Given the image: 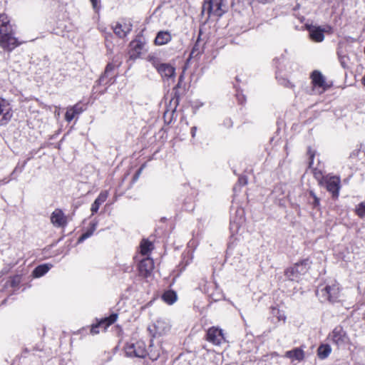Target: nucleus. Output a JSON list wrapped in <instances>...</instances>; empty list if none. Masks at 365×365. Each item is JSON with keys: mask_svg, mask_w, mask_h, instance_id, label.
I'll return each mask as SVG.
<instances>
[{"mask_svg": "<svg viewBox=\"0 0 365 365\" xmlns=\"http://www.w3.org/2000/svg\"><path fill=\"white\" fill-rule=\"evenodd\" d=\"M21 44L14 36V30L10 19L5 14H0V47L5 51H11Z\"/></svg>", "mask_w": 365, "mask_h": 365, "instance_id": "1", "label": "nucleus"}, {"mask_svg": "<svg viewBox=\"0 0 365 365\" xmlns=\"http://www.w3.org/2000/svg\"><path fill=\"white\" fill-rule=\"evenodd\" d=\"M317 295L322 302H336L339 297V287L336 283L324 287H319Z\"/></svg>", "mask_w": 365, "mask_h": 365, "instance_id": "2", "label": "nucleus"}, {"mask_svg": "<svg viewBox=\"0 0 365 365\" xmlns=\"http://www.w3.org/2000/svg\"><path fill=\"white\" fill-rule=\"evenodd\" d=\"M227 10V0H205L202 11L209 15L222 16Z\"/></svg>", "mask_w": 365, "mask_h": 365, "instance_id": "3", "label": "nucleus"}, {"mask_svg": "<svg viewBox=\"0 0 365 365\" xmlns=\"http://www.w3.org/2000/svg\"><path fill=\"white\" fill-rule=\"evenodd\" d=\"M320 184L326 187L327 191L331 194L333 198H338L341 188L339 177L329 175H326L322 178Z\"/></svg>", "mask_w": 365, "mask_h": 365, "instance_id": "4", "label": "nucleus"}, {"mask_svg": "<svg viewBox=\"0 0 365 365\" xmlns=\"http://www.w3.org/2000/svg\"><path fill=\"white\" fill-rule=\"evenodd\" d=\"M309 267V260L304 259L300 262L296 263L293 267L288 268L285 271V276L289 280H298L302 275L307 272Z\"/></svg>", "mask_w": 365, "mask_h": 365, "instance_id": "5", "label": "nucleus"}, {"mask_svg": "<svg viewBox=\"0 0 365 365\" xmlns=\"http://www.w3.org/2000/svg\"><path fill=\"white\" fill-rule=\"evenodd\" d=\"M126 356L130 357L144 358L147 356L146 345L143 341L135 343H128L125 346Z\"/></svg>", "mask_w": 365, "mask_h": 365, "instance_id": "6", "label": "nucleus"}, {"mask_svg": "<svg viewBox=\"0 0 365 365\" xmlns=\"http://www.w3.org/2000/svg\"><path fill=\"white\" fill-rule=\"evenodd\" d=\"M153 66L160 74L163 80L168 82V84H170V82H174L175 69L173 66L169 63H158L156 62H153Z\"/></svg>", "mask_w": 365, "mask_h": 365, "instance_id": "7", "label": "nucleus"}, {"mask_svg": "<svg viewBox=\"0 0 365 365\" xmlns=\"http://www.w3.org/2000/svg\"><path fill=\"white\" fill-rule=\"evenodd\" d=\"M206 339L215 346H220L225 341L222 330L215 327L207 330Z\"/></svg>", "mask_w": 365, "mask_h": 365, "instance_id": "8", "label": "nucleus"}, {"mask_svg": "<svg viewBox=\"0 0 365 365\" xmlns=\"http://www.w3.org/2000/svg\"><path fill=\"white\" fill-rule=\"evenodd\" d=\"M149 331L153 333V336H161L168 333L170 329V324L166 319H158L153 326V328L149 327Z\"/></svg>", "mask_w": 365, "mask_h": 365, "instance_id": "9", "label": "nucleus"}, {"mask_svg": "<svg viewBox=\"0 0 365 365\" xmlns=\"http://www.w3.org/2000/svg\"><path fill=\"white\" fill-rule=\"evenodd\" d=\"M13 115L12 109L9 103L0 98V125L7 124Z\"/></svg>", "mask_w": 365, "mask_h": 365, "instance_id": "10", "label": "nucleus"}, {"mask_svg": "<svg viewBox=\"0 0 365 365\" xmlns=\"http://www.w3.org/2000/svg\"><path fill=\"white\" fill-rule=\"evenodd\" d=\"M330 337L331 341L338 346H343L349 342V337L341 327H336Z\"/></svg>", "mask_w": 365, "mask_h": 365, "instance_id": "11", "label": "nucleus"}, {"mask_svg": "<svg viewBox=\"0 0 365 365\" xmlns=\"http://www.w3.org/2000/svg\"><path fill=\"white\" fill-rule=\"evenodd\" d=\"M154 268V263L152 259L145 257L140 260L138 269L140 274L143 277H148L150 275Z\"/></svg>", "mask_w": 365, "mask_h": 365, "instance_id": "12", "label": "nucleus"}, {"mask_svg": "<svg viewBox=\"0 0 365 365\" xmlns=\"http://www.w3.org/2000/svg\"><path fill=\"white\" fill-rule=\"evenodd\" d=\"M113 30L119 38H124L131 31L132 24L130 22H118L113 26Z\"/></svg>", "mask_w": 365, "mask_h": 365, "instance_id": "13", "label": "nucleus"}, {"mask_svg": "<svg viewBox=\"0 0 365 365\" xmlns=\"http://www.w3.org/2000/svg\"><path fill=\"white\" fill-rule=\"evenodd\" d=\"M51 222L56 227H64L67 224L66 217L60 209H56L51 215Z\"/></svg>", "mask_w": 365, "mask_h": 365, "instance_id": "14", "label": "nucleus"}, {"mask_svg": "<svg viewBox=\"0 0 365 365\" xmlns=\"http://www.w3.org/2000/svg\"><path fill=\"white\" fill-rule=\"evenodd\" d=\"M118 318V315L116 314H111L109 317L106 318L105 319L100 322L98 324L93 325L91 327V332L92 334H97L99 333L98 329L100 327L103 328L104 330L107 329L108 327L113 324Z\"/></svg>", "mask_w": 365, "mask_h": 365, "instance_id": "15", "label": "nucleus"}, {"mask_svg": "<svg viewBox=\"0 0 365 365\" xmlns=\"http://www.w3.org/2000/svg\"><path fill=\"white\" fill-rule=\"evenodd\" d=\"M311 78L312 80V83L314 86L322 88L323 90H326L329 87V86L326 83L324 76L322 74L321 72L318 71H313Z\"/></svg>", "mask_w": 365, "mask_h": 365, "instance_id": "16", "label": "nucleus"}, {"mask_svg": "<svg viewBox=\"0 0 365 365\" xmlns=\"http://www.w3.org/2000/svg\"><path fill=\"white\" fill-rule=\"evenodd\" d=\"M83 110V108L79 103H77L72 107L68 108L65 115L66 121L71 122L76 115L81 113Z\"/></svg>", "mask_w": 365, "mask_h": 365, "instance_id": "17", "label": "nucleus"}, {"mask_svg": "<svg viewBox=\"0 0 365 365\" xmlns=\"http://www.w3.org/2000/svg\"><path fill=\"white\" fill-rule=\"evenodd\" d=\"M108 196V194L107 191L101 192L99 194L98 197L96 199V200L91 205V210L92 212V214H94L98 212L100 205L106 200Z\"/></svg>", "mask_w": 365, "mask_h": 365, "instance_id": "18", "label": "nucleus"}, {"mask_svg": "<svg viewBox=\"0 0 365 365\" xmlns=\"http://www.w3.org/2000/svg\"><path fill=\"white\" fill-rule=\"evenodd\" d=\"M171 40V34L168 31H159L155 39L157 45L162 46L168 43Z\"/></svg>", "mask_w": 365, "mask_h": 365, "instance_id": "19", "label": "nucleus"}, {"mask_svg": "<svg viewBox=\"0 0 365 365\" xmlns=\"http://www.w3.org/2000/svg\"><path fill=\"white\" fill-rule=\"evenodd\" d=\"M324 31L319 27L313 26L309 29L311 38L316 42H321L324 40Z\"/></svg>", "mask_w": 365, "mask_h": 365, "instance_id": "20", "label": "nucleus"}, {"mask_svg": "<svg viewBox=\"0 0 365 365\" xmlns=\"http://www.w3.org/2000/svg\"><path fill=\"white\" fill-rule=\"evenodd\" d=\"M304 351L299 348L294 349L293 350L288 351L285 353V357L289 358L292 360L301 361L304 359Z\"/></svg>", "mask_w": 365, "mask_h": 365, "instance_id": "21", "label": "nucleus"}, {"mask_svg": "<svg viewBox=\"0 0 365 365\" xmlns=\"http://www.w3.org/2000/svg\"><path fill=\"white\" fill-rule=\"evenodd\" d=\"M132 51L130 52V58H136L140 53L143 45L140 42L133 41L130 43Z\"/></svg>", "mask_w": 365, "mask_h": 365, "instance_id": "22", "label": "nucleus"}, {"mask_svg": "<svg viewBox=\"0 0 365 365\" xmlns=\"http://www.w3.org/2000/svg\"><path fill=\"white\" fill-rule=\"evenodd\" d=\"M51 267V265L47 264L39 265L34 270L33 275L35 277H42L43 274L48 272Z\"/></svg>", "mask_w": 365, "mask_h": 365, "instance_id": "23", "label": "nucleus"}, {"mask_svg": "<svg viewBox=\"0 0 365 365\" xmlns=\"http://www.w3.org/2000/svg\"><path fill=\"white\" fill-rule=\"evenodd\" d=\"M163 299L168 304H173L177 300V294L173 290L166 291L162 296Z\"/></svg>", "mask_w": 365, "mask_h": 365, "instance_id": "24", "label": "nucleus"}, {"mask_svg": "<svg viewBox=\"0 0 365 365\" xmlns=\"http://www.w3.org/2000/svg\"><path fill=\"white\" fill-rule=\"evenodd\" d=\"M153 249V245L148 240H143L140 243V253L147 255Z\"/></svg>", "mask_w": 365, "mask_h": 365, "instance_id": "25", "label": "nucleus"}, {"mask_svg": "<svg viewBox=\"0 0 365 365\" xmlns=\"http://www.w3.org/2000/svg\"><path fill=\"white\" fill-rule=\"evenodd\" d=\"M331 351V349L329 345H321L318 348V356L320 359H324L329 355Z\"/></svg>", "mask_w": 365, "mask_h": 365, "instance_id": "26", "label": "nucleus"}, {"mask_svg": "<svg viewBox=\"0 0 365 365\" xmlns=\"http://www.w3.org/2000/svg\"><path fill=\"white\" fill-rule=\"evenodd\" d=\"M96 229V225H93L92 228H91L89 230L86 231L85 233H83L78 240V243H81L82 242H83L86 239L88 238L89 237H91L94 230Z\"/></svg>", "mask_w": 365, "mask_h": 365, "instance_id": "27", "label": "nucleus"}, {"mask_svg": "<svg viewBox=\"0 0 365 365\" xmlns=\"http://www.w3.org/2000/svg\"><path fill=\"white\" fill-rule=\"evenodd\" d=\"M356 212L360 217H365V202H362L356 207Z\"/></svg>", "mask_w": 365, "mask_h": 365, "instance_id": "28", "label": "nucleus"}, {"mask_svg": "<svg viewBox=\"0 0 365 365\" xmlns=\"http://www.w3.org/2000/svg\"><path fill=\"white\" fill-rule=\"evenodd\" d=\"M114 69V66L112 63H108L105 69L104 73L101 77V81H103L104 78L108 76V74Z\"/></svg>", "mask_w": 365, "mask_h": 365, "instance_id": "29", "label": "nucleus"}, {"mask_svg": "<svg viewBox=\"0 0 365 365\" xmlns=\"http://www.w3.org/2000/svg\"><path fill=\"white\" fill-rule=\"evenodd\" d=\"M199 48H198V41L195 44L194 47L192 49L191 51V56H197L200 53Z\"/></svg>", "mask_w": 365, "mask_h": 365, "instance_id": "30", "label": "nucleus"}, {"mask_svg": "<svg viewBox=\"0 0 365 365\" xmlns=\"http://www.w3.org/2000/svg\"><path fill=\"white\" fill-rule=\"evenodd\" d=\"M313 205L314 207H318L319 205V198L317 197V196H314V198L313 199Z\"/></svg>", "mask_w": 365, "mask_h": 365, "instance_id": "31", "label": "nucleus"}, {"mask_svg": "<svg viewBox=\"0 0 365 365\" xmlns=\"http://www.w3.org/2000/svg\"><path fill=\"white\" fill-rule=\"evenodd\" d=\"M93 9H97L98 7V0H90Z\"/></svg>", "mask_w": 365, "mask_h": 365, "instance_id": "32", "label": "nucleus"}, {"mask_svg": "<svg viewBox=\"0 0 365 365\" xmlns=\"http://www.w3.org/2000/svg\"><path fill=\"white\" fill-rule=\"evenodd\" d=\"M239 181H240V183H242L243 185L247 184V180L244 177L240 178Z\"/></svg>", "mask_w": 365, "mask_h": 365, "instance_id": "33", "label": "nucleus"}, {"mask_svg": "<svg viewBox=\"0 0 365 365\" xmlns=\"http://www.w3.org/2000/svg\"><path fill=\"white\" fill-rule=\"evenodd\" d=\"M196 130H197L196 127L192 128L191 133H192V137H195V133H196Z\"/></svg>", "mask_w": 365, "mask_h": 365, "instance_id": "34", "label": "nucleus"}, {"mask_svg": "<svg viewBox=\"0 0 365 365\" xmlns=\"http://www.w3.org/2000/svg\"><path fill=\"white\" fill-rule=\"evenodd\" d=\"M258 1L262 4H266L269 1H271L272 0H258Z\"/></svg>", "mask_w": 365, "mask_h": 365, "instance_id": "35", "label": "nucleus"}, {"mask_svg": "<svg viewBox=\"0 0 365 365\" xmlns=\"http://www.w3.org/2000/svg\"><path fill=\"white\" fill-rule=\"evenodd\" d=\"M309 153H311V151L309 150ZM313 158H314V154H310V158H311V161L309 163L310 165L312 163Z\"/></svg>", "mask_w": 365, "mask_h": 365, "instance_id": "36", "label": "nucleus"}, {"mask_svg": "<svg viewBox=\"0 0 365 365\" xmlns=\"http://www.w3.org/2000/svg\"><path fill=\"white\" fill-rule=\"evenodd\" d=\"M309 195L313 199L314 198V196H317L313 191H310Z\"/></svg>", "mask_w": 365, "mask_h": 365, "instance_id": "37", "label": "nucleus"}, {"mask_svg": "<svg viewBox=\"0 0 365 365\" xmlns=\"http://www.w3.org/2000/svg\"><path fill=\"white\" fill-rule=\"evenodd\" d=\"M279 319L284 321L285 320V317H279Z\"/></svg>", "mask_w": 365, "mask_h": 365, "instance_id": "38", "label": "nucleus"}, {"mask_svg": "<svg viewBox=\"0 0 365 365\" xmlns=\"http://www.w3.org/2000/svg\"><path fill=\"white\" fill-rule=\"evenodd\" d=\"M363 83L365 86V76L363 78Z\"/></svg>", "mask_w": 365, "mask_h": 365, "instance_id": "39", "label": "nucleus"}]
</instances>
